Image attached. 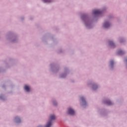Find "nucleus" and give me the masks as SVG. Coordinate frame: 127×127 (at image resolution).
<instances>
[{
    "mask_svg": "<svg viewBox=\"0 0 127 127\" xmlns=\"http://www.w3.org/2000/svg\"><path fill=\"white\" fill-rule=\"evenodd\" d=\"M97 88H98V86H97V85H93V90H96L97 89Z\"/></svg>",
    "mask_w": 127,
    "mask_h": 127,
    "instance_id": "9b49d317",
    "label": "nucleus"
},
{
    "mask_svg": "<svg viewBox=\"0 0 127 127\" xmlns=\"http://www.w3.org/2000/svg\"><path fill=\"white\" fill-rule=\"evenodd\" d=\"M106 104L107 105H108V106H111V105H113V103L110 100L107 101L106 102Z\"/></svg>",
    "mask_w": 127,
    "mask_h": 127,
    "instance_id": "0eeeda50",
    "label": "nucleus"
},
{
    "mask_svg": "<svg viewBox=\"0 0 127 127\" xmlns=\"http://www.w3.org/2000/svg\"><path fill=\"white\" fill-rule=\"evenodd\" d=\"M68 115H71V116H73V115H74L75 114V111H74V110L71 108H68Z\"/></svg>",
    "mask_w": 127,
    "mask_h": 127,
    "instance_id": "f03ea898",
    "label": "nucleus"
},
{
    "mask_svg": "<svg viewBox=\"0 0 127 127\" xmlns=\"http://www.w3.org/2000/svg\"><path fill=\"white\" fill-rule=\"evenodd\" d=\"M118 54L119 55H123V54H124V52L123 51H119L118 52Z\"/></svg>",
    "mask_w": 127,
    "mask_h": 127,
    "instance_id": "9d476101",
    "label": "nucleus"
},
{
    "mask_svg": "<svg viewBox=\"0 0 127 127\" xmlns=\"http://www.w3.org/2000/svg\"><path fill=\"white\" fill-rule=\"evenodd\" d=\"M109 44L111 46H115V44H114V42H113V41H110L109 42Z\"/></svg>",
    "mask_w": 127,
    "mask_h": 127,
    "instance_id": "1a4fd4ad",
    "label": "nucleus"
},
{
    "mask_svg": "<svg viewBox=\"0 0 127 127\" xmlns=\"http://www.w3.org/2000/svg\"><path fill=\"white\" fill-rule=\"evenodd\" d=\"M110 23L108 22H105L103 25L104 28H108L110 27Z\"/></svg>",
    "mask_w": 127,
    "mask_h": 127,
    "instance_id": "20e7f679",
    "label": "nucleus"
},
{
    "mask_svg": "<svg viewBox=\"0 0 127 127\" xmlns=\"http://www.w3.org/2000/svg\"><path fill=\"white\" fill-rule=\"evenodd\" d=\"M111 66H113V65H114V61H112L111 62Z\"/></svg>",
    "mask_w": 127,
    "mask_h": 127,
    "instance_id": "ddd939ff",
    "label": "nucleus"
},
{
    "mask_svg": "<svg viewBox=\"0 0 127 127\" xmlns=\"http://www.w3.org/2000/svg\"><path fill=\"white\" fill-rule=\"evenodd\" d=\"M44 2H51V0H44Z\"/></svg>",
    "mask_w": 127,
    "mask_h": 127,
    "instance_id": "f8f14e48",
    "label": "nucleus"
},
{
    "mask_svg": "<svg viewBox=\"0 0 127 127\" xmlns=\"http://www.w3.org/2000/svg\"><path fill=\"white\" fill-rule=\"evenodd\" d=\"M15 120H16L17 123H20V119H19V118H18V117H16L15 118Z\"/></svg>",
    "mask_w": 127,
    "mask_h": 127,
    "instance_id": "6e6552de",
    "label": "nucleus"
},
{
    "mask_svg": "<svg viewBox=\"0 0 127 127\" xmlns=\"http://www.w3.org/2000/svg\"><path fill=\"white\" fill-rule=\"evenodd\" d=\"M56 119V117L54 115H51L49 118V121L45 127H51L52 125V121H54Z\"/></svg>",
    "mask_w": 127,
    "mask_h": 127,
    "instance_id": "f257e3e1",
    "label": "nucleus"
},
{
    "mask_svg": "<svg viewBox=\"0 0 127 127\" xmlns=\"http://www.w3.org/2000/svg\"><path fill=\"white\" fill-rule=\"evenodd\" d=\"M24 89L27 92H29V87H28V86L25 85V87H24Z\"/></svg>",
    "mask_w": 127,
    "mask_h": 127,
    "instance_id": "423d86ee",
    "label": "nucleus"
},
{
    "mask_svg": "<svg viewBox=\"0 0 127 127\" xmlns=\"http://www.w3.org/2000/svg\"><path fill=\"white\" fill-rule=\"evenodd\" d=\"M81 100L82 102V105H86V101H85V98H84V97H81Z\"/></svg>",
    "mask_w": 127,
    "mask_h": 127,
    "instance_id": "39448f33",
    "label": "nucleus"
},
{
    "mask_svg": "<svg viewBox=\"0 0 127 127\" xmlns=\"http://www.w3.org/2000/svg\"><path fill=\"white\" fill-rule=\"evenodd\" d=\"M101 13H102V11L100 10L95 9L93 10V14H95V15L101 14Z\"/></svg>",
    "mask_w": 127,
    "mask_h": 127,
    "instance_id": "7ed1b4c3",
    "label": "nucleus"
}]
</instances>
